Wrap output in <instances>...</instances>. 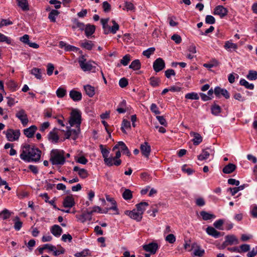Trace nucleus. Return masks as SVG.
<instances>
[{
    "mask_svg": "<svg viewBox=\"0 0 257 257\" xmlns=\"http://www.w3.org/2000/svg\"><path fill=\"white\" fill-rule=\"evenodd\" d=\"M41 151L33 145L25 144L22 147L20 158L27 162H38L40 160Z\"/></svg>",
    "mask_w": 257,
    "mask_h": 257,
    "instance_id": "1",
    "label": "nucleus"
},
{
    "mask_svg": "<svg viewBox=\"0 0 257 257\" xmlns=\"http://www.w3.org/2000/svg\"><path fill=\"white\" fill-rule=\"evenodd\" d=\"M65 152L62 150L53 149L50 154V161L53 165H64L65 163Z\"/></svg>",
    "mask_w": 257,
    "mask_h": 257,
    "instance_id": "2",
    "label": "nucleus"
},
{
    "mask_svg": "<svg viewBox=\"0 0 257 257\" xmlns=\"http://www.w3.org/2000/svg\"><path fill=\"white\" fill-rule=\"evenodd\" d=\"M69 123L70 126L76 125V126H80L81 123V113L77 109H73L70 113L69 119Z\"/></svg>",
    "mask_w": 257,
    "mask_h": 257,
    "instance_id": "3",
    "label": "nucleus"
},
{
    "mask_svg": "<svg viewBox=\"0 0 257 257\" xmlns=\"http://www.w3.org/2000/svg\"><path fill=\"white\" fill-rule=\"evenodd\" d=\"M81 69L84 72L92 71L94 72L93 69L95 68V66L92 65V63H94L93 61H86V59L84 58V56H82L81 58L78 60Z\"/></svg>",
    "mask_w": 257,
    "mask_h": 257,
    "instance_id": "4",
    "label": "nucleus"
},
{
    "mask_svg": "<svg viewBox=\"0 0 257 257\" xmlns=\"http://www.w3.org/2000/svg\"><path fill=\"white\" fill-rule=\"evenodd\" d=\"M44 248H48L49 251H53V254L55 256H58L60 254H63L65 251V249L61 246L60 247V249L57 250L55 246L50 244H45L42 247H39L38 248L40 254H42L43 253Z\"/></svg>",
    "mask_w": 257,
    "mask_h": 257,
    "instance_id": "5",
    "label": "nucleus"
},
{
    "mask_svg": "<svg viewBox=\"0 0 257 257\" xmlns=\"http://www.w3.org/2000/svg\"><path fill=\"white\" fill-rule=\"evenodd\" d=\"M3 133L6 134L7 140L10 142L18 140L20 136V132L19 130L8 129L7 131H4Z\"/></svg>",
    "mask_w": 257,
    "mask_h": 257,
    "instance_id": "6",
    "label": "nucleus"
},
{
    "mask_svg": "<svg viewBox=\"0 0 257 257\" xmlns=\"http://www.w3.org/2000/svg\"><path fill=\"white\" fill-rule=\"evenodd\" d=\"M99 148L101 150L102 157L104 158V163L108 166H112V157H108L109 151V150L104 148L103 145H100Z\"/></svg>",
    "mask_w": 257,
    "mask_h": 257,
    "instance_id": "7",
    "label": "nucleus"
},
{
    "mask_svg": "<svg viewBox=\"0 0 257 257\" xmlns=\"http://www.w3.org/2000/svg\"><path fill=\"white\" fill-rule=\"evenodd\" d=\"M238 243V240L235 236L233 235H226L225 237V241L222 244L223 248L229 245L237 244Z\"/></svg>",
    "mask_w": 257,
    "mask_h": 257,
    "instance_id": "8",
    "label": "nucleus"
},
{
    "mask_svg": "<svg viewBox=\"0 0 257 257\" xmlns=\"http://www.w3.org/2000/svg\"><path fill=\"white\" fill-rule=\"evenodd\" d=\"M116 149L120 150L122 153L126 155L127 156H130L131 152L129 151L127 147L123 142H118L112 148V151H114Z\"/></svg>",
    "mask_w": 257,
    "mask_h": 257,
    "instance_id": "9",
    "label": "nucleus"
},
{
    "mask_svg": "<svg viewBox=\"0 0 257 257\" xmlns=\"http://www.w3.org/2000/svg\"><path fill=\"white\" fill-rule=\"evenodd\" d=\"M16 116L21 120L24 126L28 124L29 119L25 110L22 109L18 111L16 114Z\"/></svg>",
    "mask_w": 257,
    "mask_h": 257,
    "instance_id": "10",
    "label": "nucleus"
},
{
    "mask_svg": "<svg viewBox=\"0 0 257 257\" xmlns=\"http://www.w3.org/2000/svg\"><path fill=\"white\" fill-rule=\"evenodd\" d=\"M143 248L146 251L149 252L151 254H155L158 249L159 246L157 243L152 242L144 245Z\"/></svg>",
    "mask_w": 257,
    "mask_h": 257,
    "instance_id": "11",
    "label": "nucleus"
},
{
    "mask_svg": "<svg viewBox=\"0 0 257 257\" xmlns=\"http://www.w3.org/2000/svg\"><path fill=\"white\" fill-rule=\"evenodd\" d=\"M165 67V61L161 58H157L153 63V68L157 72L163 70Z\"/></svg>",
    "mask_w": 257,
    "mask_h": 257,
    "instance_id": "12",
    "label": "nucleus"
},
{
    "mask_svg": "<svg viewBox=\"0 0 257 257\" xmlns=\"http://www.w3.org/2000/svg\"><path fill=\"white\" fill-rule=\"evenodd\" d=\"M125 214L137 221H140L142 219L143 214L136 209H133L132 211H126Z\"/></svg>",
    "mask_w": 257,
    "mask_h": 257,
    "instance_id": "13",
    "label": "nucleus"
},
{
    "mask_svg": "<svg viewBox=\"0 0 257 257\" xmlns=\"http://www.w3.org/2000/svg\"><path fill=\"white\" fill-rule=\"evenodd\" d=\"M215 95L219 97L220 95L223 96L226 99H228L230 97V95L228 91L224 88H221L219 87H216L214 91Z\"/></svg>",
    "mask_w": 257,
    "mask_h": 257,
    "instance_id": "14",
    "label": "nucleus"
},
{
    "mask_svg": "<svg viewBox=\"0 0 257 257\" xmlns=\"http://www.w3.org/2000/svg\"><path fill=\"white\" fill-rule=\"evenodd\" d=\"M75 203L72 195H68L65 197L63 201V206L65 208H71Z\"/></svg>",
    "mask_w": 257,
    "mask_h": 257,
    "instance_id": "15",
    "label": "nucleus"
},
{
    "mask_svg": "<svg viewBox=\"0 0 257 257\" xmlns=\"http://www.w3.org/2000/svg\"><path fill=\"white\" fill-rule=\"evenodd\" d=\"M227 9L222 6H218L214 9V14L219 15L221 18H223L227 15Z\"/></svg>",
    "mask_w": 257,
    "mask_h": 257,
    "instance_id": "16",
    "label": "nucleus"
},
{
    "mask_svg": "<svg viewBox=\"0 0 257 257\" xmlns=\"http://www.w3.org/2000/svg\"><path fill=\"white\" fill-rule=\"evenodd\" d=\"M140 149L142 155L148 158L151 152V146L149 145V143L145 142L141 144Z\"/></svg>",
    "mask_w": 257,
    "mask_h": 257,
    "instance_id": "17",
    "label": "nucleus"
},
{
    "mask_svg": "<svg viewBox=\"0 0 257 257\" xmlns=\"http://www.w3.org/2000/svg\"><path fill=\"white\" fill-rule=\"evenodd\" d=\"M106 199L107 201L111 202L112 206L106 209V211L104 213H106L109 210H113L115 211V214H118L119 212L117 208L116 202L113 198L110 197L108 195H106Z\"/></svg>",
    "mask_w": 257,
    "mask_h": 257,
    "instance_id": "18",
    "label": "nucleus"
},
{
    "mask_svg": "<svg viewBox=\"0 0 257 257\" xmlns=\"http://www.w3.org/2000/svg\"><path fill=\"white\" fill-rule=\"evenodd\" d=\"M57 130H58L56 128H54L48 135L49 140L54 144L57 143L59 139V137L57 132Z\"/></svg>",
    "mask_w": 257,
    "mask_h": 257,
    "instance_id": "19",
    "label": "nucleus"
},
{
    "mask_svg": "<svg viewBox=\"0 0 257 257\" xmlns=\"http://www.w3.org/2000/svg\"><path fill=\"white\" fill-rule=\"evenodd\" d=\"M192 248H194L193 254L195 256L202 257L205 253L204 249H202L196 243L192 244Z\"/></svg>",
    "mask_w": 257,
    "mask_h": 257,
    "instance_id": "20",
    "label": "nucleus"
},
{
    "mask_svg": "<svg viewBox=\"0 0 257 257\" xmlns=\"http://www.w3.org/2000/svg\"><path fill=\"white\" fill-rule=\"evenodd\" d=\"M37 130V127L36 125H31L29 127L24 130V134L27 137L31 138L34 136Z\"/></svg>",
    "mask_w": 257,
    "mask_h": 257,
    "instance_id": "21",
    "label": "nucleus"
},
{
    "mask_svg": "<svg viewBox=\"0 0 257 257\" xmlns=\"http://www.w3.org/2000/svg\"><path fill=\"white\" fill-rule=\"evenodd\" d=\"M69 96L74 101H79L82 99L81 93L74 90H72L70 91Z\"/></svg>",
    "mask_w": 257,
    "mask_h": 257,
    "instance_id": "22",
    "label": "nucleus"
},
{
    "mask_svg": "<svg viewBox=\"0 0 257 257\" xmlns=\"http://www.w3.org/2000/svg\"><path fill=\"white\" fill-rule=\"evenodd\" d=\"M50 231L53 235L58 237L61 235L63 230L60 226L55 224L51 227Z\"/></svg>",
    "mask_w": 257,
    "mask_h": 257,
    "instance_id": "23",
    "label": "nucleus"
},
{
    "mask_svg": "<svg viewBox=\"0 0 257 257\" xmlns=\"http://www.w3.org/2000/svg\"><path fill=\"white\" fill-rule=\"evenodd\" d=\"M73 171L77 172L79 177L82 179H85L88 176V171L84 169H80L77 166H75Z\"/></svg>",
    "mask_w": 257,
    "mask_h": 257,
    "instance_id": "24",
    "label": "nucleus"
},
{
    "mask_svg": "<svg viewBox=\"0 0 257 257\" xmlns=\"http://www.w3.org/2000/svg\"><path fill=\"white\" fill-rule=\"evenodd\" d=\"M190 135L194 138L192 140V142L194 145H198L202 142V137L199 134L192 132L190 133Z\"/></svg>",
    "mask_w": 257,
    "mask_h": 257,
    "instance_id": "25",
    "label": "nucleus"
},
{
    "mask_svg": "<svg viewBox=\"0 0 257 257\" xmlns=\"http://www.w3.org/2000/svg\"><path fill=\"white\" fill-rule=\"evenodd\" d=\"M95 31V26L93 25L87 24L84 29L85 34L87 38L91 36Z\"/></svg>",
    "mask_w": 257,
    "mask_h": 257,
    "instance_id": "26",
    "label": "nucleus"
},
{
    "mask_svg": "<svg viewBox=\"0 0 257 257\" xmlns=\"http://www.w3.org/2000/svg\"><path fill=\"white\" fill-rule=\"evenodd\" d=\"M206 231L208 234L215 238H218L220 236V232L217 231L213 227L208 226L206 228Z\"/></svg>",
    "mask_w": 257,
    "mask_h": 257,
    "instance_id": "27",
    "label": "nucleus"
},
{
    "mask_svg": "<svg viewBox=\"0 0 257 257\" xmlns=\"http://www.w3.org/2000/svg\"><path fill=\"white\" fill-rule=\"evenodd\" d=\"M149 206V204L146 202H141L136 205V210L143 214L144 211L146 209L147 207Z\"/></svg>",
    "mask_w": 257,
    "mask_h": 257,
    "instance_id": "28",
    "label": "nucleus"
},
{
    "mask_svg": "<svg viewBox=\"0 0 257 257\" xmlns=\"http://www.w3.org/2000/svg\"><path fill=\"white\" fill-rule=\"evenodd\" d=\"M236 168V167L234 164L229 163L223 168L222 172L224 174H230L235 170Z\"/></svg>",
    "mask_w": 257,
    "mask_h": 257,
    "instance_id": "29",
    "label": "nucleus"
},
{
    "mask_svg": "<svg viewBox=\"0 0 257 257\" xmlns=\"http://www.w3.org/2000/svg\"><path fill=\"white\" fill-rule=\"evenodd\" d=\"M84 89L86 94L90 97H93L95 94V89L93 86L90 85L84 86Z\"/></svg>",
    "mask_w": 257,
    "mask_h": 257,
    "instance_id": "30",
    "label": "nucleus"
},
{
    "mask_svg": "<svg viewBox=\"0 0 257 257\" xmlns=\"http://www.w3.org/2000/svg\"><path fill=\"white\" fill-rule=\"evenodd\" d=\"M121 156V153L119 150L116 151L115 153V156L112 157V164L113 165H115L116 166H119L121 163V161L119 159V158Z\"/></svg>",
    "mask_w": 257,
    "mask_h": 257,
    "instance_id": "31",
    "label": "nucleus"
},
{
    "mask_svg": "<svg viewBox=\"0 0 257 257\" xmlns=\"http://www.w3.org/2000/svg\"><path fill=\"white\" fill-rule=\"evenodd\" d=\"M18 5L23 11H26L29 10V5L27 0H17Z\"/></svg>",
    "mask_w": 257,
    "mask_h": 257,
    "instance_id": "32",
    "label": "nucleus"
},
{
    "mask_svg": "<svg viewBox=\"0 0 257 257\" xmlns=\"http://www.w3.org/2000/svg\"><path fill=\"white\" fill-rule=\"evenodd\" d=\"M80 46L86 50H91L94 46V44L91 41L85 40L81 43Z\"/></svg>",
    "mask_w": 257,
    "mask_h": 257,
    "instance_id": "33",
    "label": "nucleus"
},
{
    "mask_svg": "<svg viewBox=\"0 0 257 257\" xmlns=\"http://www.w3.org/2000/svg\"><path fill=\"white\" fill-rule=\"evenodd\" d=\"M14 227L16 230L19 231L22 227L23 222L20 220L19 216H17L14 218Z\"/></svg>",
    "mask_w": 257,
    "mask_h": 257,
    "instance_id": "34",
    "label": "nucleus"
},
{
    "mask_svg": "<svg viewBox=\"0 0 257 257\" xmlns=\"http://www.w3.org/2000/svg\"><path fill=\"white\" fill-rule=\"evenodd\" d=\"M200 214L204 220H211L215 218V216L214 214L209 213L205 211H201Z\"/></svg>",
    "mask_w": 257,
    "mask_h": 257,
    "instance_id": "35",
    "label": "nucleus"
},
{
    "mask_svg": "<svg viewBox=\"0 0 257 257\" xmlns=\"http://www.w3.org/2000/svg\"><path fill=\"white\" fill-rule=\"evenodd\" d=\"M71 132L72 139L75 140L77 139L78 135L80 132V126H76L75 129H71L70 127H69Z\"/></svg>",
    "mask_w": 257,
    "mask_h": 257,
    "instance_id": "36",
    "label": "nucleus"
},
{
    "mask_svg": "<svg viewBox=\"0 0 257 257\" xmlns=\"http://www.w3.org/2000/svg\"><path fill=\"white\" fill-rule=\"evenodd\" d=\"M12 212L10 211L7 209H4L2 211H0V218L4 220H6L10 217Z\"/></svg>",
    "mask_w": 257,
    "mask_h": 257,
    "instance_id": "37",
    "label": "nucleus"
},
{
    "mask_svg": "<svg viewBox=\"0 0 257 257\" xmlns=\"http://www.w3.org/2000/svg\"><path fill=\"white\" fill-rule=\"evenodd\" d=\"M141 64L140 60L136 59L131 63V65L129 66V68L134 70H138L141 68Z\"/></svg>",
    "mask_w": 257,
    "mask_h": 257,
    "instance_id": "38",
    "label": "nucleus"
},
{
    "mask_svg": "<svg viewBox=\"0 0 257 257\" xmlns=\"http://www.w3.org/2000/svg\"><path fill=\"white\" fill-rule=\"evenodd\" d=\"M59 14L58 11L52 10L49 14L48 18L51 22L55 23L56 22V17Z\"/></svg>",
    "mask_w": 257,
    "mask_h": 257,
    "instance_id": "39",
    "label": "nucleus"
},
{
    "mask_svg": "<svg viewBox=\"0 0 257 257\" xmlns=\"http://www.w3.org/2000/svg\"><path fill=\"white\" fill-rule=\"evenodd\" d=\"M224 47L225 49L231 51V49L236 50L237 48V45L232 43L230 41H227L225 43Z\"/></svg>",
    "mask_w": 257,
    "mask_h": 257,
    "instance_id": "40",
    "label": "nucleus"
},
{
    "mask_svg": "<svg viewBox=\"0 0 257 257\" xmlns=\"http://www.w3.org/2000/svg\"><path fill=\"white\" fill-rule=\"evenodd\" d=\"M239 83L241 85L244 86L246 88L253 90L254 89V85L252 83H249L244 79H241Z\"/></svg>",
    "mask_w": 257,
    "mask_h": 257,
    "instance_id": "41",
    "label": "nucleus"
},
{
    "mask_svg": "<svg viewBox=\"0 0 257 257\" xmlns=\"http://www.w3.org/2000/svg\"><path fill=\"white\" fill-rule=\"evenodd\" d=\"M161 80L159 78L151 77L150 78V83L153 87H157L160 85Z\"/></svg>",
    "mask_w": 257,
    "mask_h": 257,
    "instance_id": "42",
    "label": "nucleus"
},
{
    "mask_svg": "<svg viewBox=\"0 0 257 257\" xmlns=\"http://www.w3.org/2000/svg\"><path fill=\"white\" fill-rule=\"evenodd\" d=\"M31 73L34 75L37 79H41L42 78L40 69L37 68H33L31 71Z\"/></svg>",
    "mask_w": 257,
    "mask_h": 257,
    "instance_id": "43",
    "label": "nucleus"
},
{
    "mask_svg": "<svg viewBox=\"0 0 257 257\" xmlns=\"http://www.w3.org/2000/svg\"><path fill=\"white\" fill-rule=\"evenodd\" d=\"M122 195L123 198L126 200H131L133 198L132 192L128 189H125Z\"/></svg>",
    "mask_w": 257,
    "mask_h": 257,
    "instance_id": "44",
    "label": "nucleus"
},
{
    "mask_svg": "<svg viewBox=\"0 0 257 257\" xmlns=\"http://www.w3.org/2000/svg\"><path fill=\"white\" fill-rule=\"evenodd\" d=\"M210 153L207 150H203L202 153L198 156V159L200 161H203L208 158Z\"/></svg>",
    "mask_w": 257,
    "mask_h": 257,
    "instance_id": "45",
    "label": "nucleus"
},
{
    "mask_svg": "<svg viewBox=\"0 0 257 257\" xmlns=\"http://www.w3.org/2000/svg\"><path fill=\"white\" fill-rule=\"evenodd\" d=\"M246 78L249 80H255L257 79V71L249 70Z\"/></svg>",
    "mask_w": 257,
    "mask_h": 257,
    "instance_id": "46",
    "label": "nucleus"
},
{
    "mask_svg": "<svg viewBox=\"0 0 257 257\" xmlns=\"http://www.w3.org/2000/svg\"><path fill=\"white\" fill-rule=\"evenodd\" d=\"M90 251L88 249H83L80 252H76L74 254L75 257H86L89 255Z\"/></svg>",
    "mask_w": 257,
    "mask_h": 257,
    "instance_id": "47",
    "label": "nucleus"
},
{
    "mask_svg": "<svg viewBox=\"0 0 257 257\" xmlns=\"http://www.w3.org/2000/svg\"><path fill=\"white\" fill-rule=\"evenodd\" d=\"M112 23L113 24V26L111 27L109 26L108 28L110 29V32L114 34L116 33L117 31L119 30V26L114 20L112 21Z\"/></svg>",
    "mask_w": 257,
    "mask_h": 257,
    "instance_id": "48",
    "label": "nucleus"
},
{
    "mask_svg": "<svg viewBox=\"0 0 257 257\" xmlns=\"http://www.w3.org/2000/svg\"><path fill=\"white\" fill-rule=\"evenodd\" d=\"M56 95L59 98H63L66 94V90L62 87H59L56 92Z\"/></svg>",
    "mask_w": 257,
    "mask_h": 257,
    "instance_id": "49",
    "label": "nucleus"
},
{
    "mask_svg": "<svg viewBox=\"0 0 257 257\" xmlns=\"http://www.w3.org/2000/svg\"><path fill=\"white\" fill-rule=\"evenodd\" d=\"M89 211L83 213L79 218L82 222H84L86 220H90L91 219V215L88 214Z\"/></svg>",
    "mask_w": 257,
    "mask_h": 257,
    "instance_id": "50",
    "label": "nucleus"
},
{
    "mask_svg": "<svg viewBox=\"0 0 257 257\" xmlns=\"http://www.w3.org/2000/svg\"><path fill=\"white\" fill-rule=\"evenodd\" d=\"M185 98L191 99V100H198L199 98V97L198 94L196 92H191L187 93L185 95Z\"/></svg>",
    "mask_w": 257,
    "mask_h": 257,
    "instance_id": "51",
    "label": "nucleus"
},
{
    "mask_svg": "<svg viewBox=\"0 0 257 257\" xmlns=\"http://www.w3.org/2000/svg\"><path fill=\"white\" fill-rule=\"evenodd\" d=\"M211 112L213 114L217 115L221 112V107L218 105L214 104L211 107Z\"/></svg>",
    "mask_w": 257,
    "mask_h": 257,
    "instance_id": "52",
    "label": "nucleus"
},
{
    "mask_svg": "<svg viewBox=\"0 0 257 257\" xmlns=\"http://www.w3.org/2000/svg\"><path fill=\"white\" fill-rule=\"evenodd\" d=\"M131 60V56L129 54L124 55L120 60V63L123 66H126Z\"/></svg>",
    "mask_w": 257,
    "mask_h": 257,
    "instance_id": "53",
    "label": "nucleus"
},
{
    "mask_svg": "<svg viewBox=\"0 0 257 257\" xmlns=\"http://www.w3.org/2000/svg\"><path fill=\"white\" fill-rule=\"evenodd\" d=\"M155 51V48L154 47H151L144 51L143 54L147 58H150V56L154 53Z\"/></svg>",
    "mask_w": 257,
    "mask_h": 257,
    "instance_id": "54",
    "label": "nucleus"
},
{
    "mask_svg": "<svg viewBox=\"0 0 257 257\" xmlns=\"http://www.w3.org/2000/svg\"><path fill=\"white\" fill-rule=\"evenodd\" d=\"M127 11H135L136 8L134 5L131 2H125L124 4V9Z\"/></svg>",
    "mask_w": 257,
    "mask_h": 257,
    "instance_id": "55",
    "label": "nucleus"
},
{
    "mask_svg": "<svg viewBox=\"0 0 257 257\" xmlns=\"http://www.w3.org/2000/svg\"><path fill=\"white\" fill-rule=\"evenodd\" d=\"M0 42H6L8 44L12 43L11 38L0 33Z\"/></svg>",
    "mask_w": 257,
    "mask_h": 257,
    "instance_id": "56",
    "label": "nucleus"
},
{
    "mask_svg": "<svg viewBox=\"0 0 257 257\" xmlns=\"http://www.w3.org/2000/svg\"><path fill=\"white\" fill-rule=\"evenodd\" d=\"M130 127H131L130 122L128 120L124 119L122 120L121 127V130L122 132L123 133H125V128H130Z\"/></svg>",
    "mask_w": 257,
    "mask_h": 257,
    "instance_id": "57",
    "label": "nucleus"
},
{
    "mask_svg": "<svg viewBox=\"0 0 257 257\" xmlns=\"http://www.w3.org/2000/svg\"><path fill=\"white\" fill-rule=\"evenodd\" d=\"M250 213L253 218H257V205H252L251 207Z\"/></svg>",
    "mask_w": 257,
    "mask_h": 257,
    "instance_id": "58",
    "label": "nucleus"
},
{
    "mask_svg": "<svg viewBox=\"0 0 257 257\" xmlns=\"http://www.w3.org/2000/svg\"><path fill=\"white\" fill-rule=\"evenodd\" d=\"M13 24V22L9 19H2L0 22V28L4 26L11 25Z\"/></svg>",
    "mask_w": 257,
    "mask_h": 257,
    "instance_id": "59",
    "label": "nucleus"
},
{
    "mask_svg": "<svg viewBox=\"0 0 257 257\" xmlns=\"http://www.w3.org/2000/svg\"><path fill=\"white\" fill-rule=\"evenodd\" d=\"M165 240L170 243H173L176 241V237L173 234H169L165 237Z\"/></svg>",
    "mask_w": 257,
    "mask_h": 257,
    "instance_id": "60",
    "label": "nucleus"
},
{
    "mask_svg": "<svg viewBox=\"0 0 257 257\" xmlns=\"http://www.w3.org/2000/svg\"><path fill=\"white\" fill-rule=\"evenodd\" d=\"M239 253L247 252L250 250V245L247 244H242L239 246Z\"/></svg>",
    "mask_w": 257,
    "mask_h": 257,
    "instance_id": "61",
    "label": "nucleus"
},
{
    "mask_svg": "<svg viewBox=\"0 0 257 257\" xmlns=\"http://www.w3.org/2000/svg\"><path fill=\"white\" fill-rule=\"evenodd\" d=\"M171 39L173 40L177 44H179L182 42V38L181 36L178 34H174L171 37Z\"/></svg>",
    "mask_w": 257,
    "mask_h": 257,
    "instance_id": "62",
    "label": "nucleus"
},
{
    "mask_svg": "<svg viewBox=\"0 0 257 257\" xmlns=\"http://www.w3.org/2000/svg\"><path fill=\"white\" fill-rule=\"evenodd\" d=\"M215 22V18L211 15H207L205 18V23L208 24H213Z\"/></svg>",
    "mask_w": 257,
    "mask_h": 257,
    "instance_id": "63",
    "label": "nucleus"
},
{
    "mask_svg": "<svg viewBox=\"0 0 257 257\" xmlns=\"http://www.w3.org/2000/svg\"><path fill=\"white\" fill-rule=\"evenodd\" d=\"M257 254V246L253 247L252 249L247 253V257H254Z\"/></svg>",
    "mask_w": 257,
    "mask_h": 257,
    "instance_id": "64",
    "label": "nucleus"
}]
</instances>
